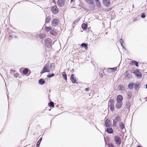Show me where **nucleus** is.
I'll return each instance as SVG.
<instances>
[{
	"mask_svg": "<svg viewBox=\"0 0 147 147\" xmlns=\"http://www.w3.org/2000/svg\"><path fill=\"white\" fill-rule=\"evenodd\" d=\"M95 1H96V3L97 5H98V6H99L100 5V3L99 2L98 0H95Z\"/></svg>",
	"mask_w": 147,
	"mask_h": 147,
	"instance_id": "e433bc0d",
	"label": "nucleus"
},
{
	"mask_svg": "<svg viewBox=\"0 0 147 147\" xmlns=\"http://www.w3.org/2000/svg\"><path fill=\"white\" fill-rule=\"evenodd\" d=\"M102 2L104 5L107 7H109L110 5V0H103Z\"/></svg>",
	"mask_w": 147,
	"mask_h": 147,
	"instance_id": "0eeeda50",
	"label": "nucleus"
},
{
	"mask_svg": "<svg viewBox=\"0 0 147 147\" xmlns=\"http://www.w3.org/2000/svg\"><path fill=\"white\" fill-rule=\"evenodd\" d=\"M45 42L46 46L50 48L52 45L51 40L50 38H46L45 39Z\"/></svg>",
	"mask_w": 147,
	"mask_h": 147,
	"instance_id": "f03ea898",
	"label": "nucleus"
},
{
	"mask_svg": "<svg viewBox=\"0 0 147 147\" xmlns=\"http://www.w3.org/2000/svg\"><path fill=\"white\" fill-rule=\"evenodd\" d=\"M115 141L116 144L118 145H120L121 143V140L120 137L119 136H115Z\"/></svg>",
	"mask_w": 147,
	"mask_h": 147,
	"instance_id": "39448f33",
	"label": "nucleus"
},
{
	"mask_svg": "<svg viewBox=\"0 0 147 147\" xmlns=\"http://www.w3.org/2000/svg\"><path fill=\"white\" fill-rule=\"evenodd\" d=\"M55 68V66L53 63H47L44 67L41 73L42 74L45 72H49L50 70H53Z\"/></svg>",
	"mask_w": 147,
	"mask_h": 147,
	"instance_id": "f257e3e1",
	"label": "nucleus"
},
{
	"mask_svg": "<svg viewBox=\"0 0 147 147\" xmlns=\"http://www.w3.org/2000/svg\"><path fill=\"white\" fill-rule=\"evenodd\" d=\"M134 86H135V89H136L138 87V86L139 85V83H135L134 84Z\"/></svg>",
	"mask_w": 147,
	"mask_h": 147,
	"instance_id": "473e14b6",
	"label": "nucleus"
},
{
	"mask_svg": "<svg viewBox=\"0 0 147 147\" xmlns=\"http://www.w3.org/2000/svg\"><path fill=\"white\" fill-rule=\"evenodd\" d=\"M107 132L109 134H112L113 132V130L111 127H108L106 129Z\"/></svg>",
	"mask_w": 147,
	"mask_h": 147,
	"instance_id": "ddd939ff",
	"label": "nucleus"
},
{
	"mask_svg": "<svg viewBox=\"0 0 147 147\" xmlns=\"http://www.w3.org/2000/svg\"><path fill=\"white\" fill-rule=\"evenodd\" d=\"M51 10L53 13L54 14H57L59 11L58 8L56 6H54L51 7Z\"/></svg>",
	"mask_w": 147,
	"mask_h": 147,
	"instance_id": "20e7f679",
	"label": "nucleus"
},
{
	"mask_svg": "<svg viewBox=\"0 0 147 147\" xmlns=\"http://www.w3.org/2000/svg\"><path fill=\"white\" fill-rule=\"evenodd\" d=\"M11 71H12V72H13V71H15V70H13V69H11Z\"/></svg>",
	"mask_w": 147,
	"mask_h": 147,
	"instance_id": "c03bdc74",
	"label": "nucleus"
},
{
	"mask_svg": "<svg viewBox=\"0 0 147 147\" xmlns=\"http://www.w3.org/2000/svg\"><path fill=\"white\" fill-rule=\"evenodd\" d=\"M131 64H134L137 67H138V63L136 61L131 60Z\"/></svg>",
	"mask_w": 147,
	"mask_h": 147,
	"instance_id": "6ab92c4d",
	"label": "nucleus"
},
{
	"mask_svg": "<svg viewBox=\"0 0 147 147\" xmlns=\"http://www.w3.org/2000/svg\"><path fill=\"white\" fill-rule=\"evenodd\" d=\"M89 90V88H86L85 89V90L86 91H88Z\"/></svg>",
	"mask_w": 147,
	"mask_h": 147,
	"instance_id": "a19ab883",
	"label": "nucleus"
},
{
	"mask_svg": "<svg viewBox=\"0 0 147 147\" xmlns=\"http://www.w3.org/2000/svg\"><path fill=\"white\" fill-rule=\"evenodd\" d=\"M88 3L90 4H92L94 3V0H85Z\"/></svg>",
	"mask_w": 147,
	"mask_h": 147,
	"instance_id": "cd10ccee",
	"label": "nucleus"
},
{
	"mask_svg": "<svg viewBox=\"0 0 147 147\" xmlns=\"http://www.w3.org/2000/svg\"><path fill=\"white\" fill-rule=\"evenodd\" d=\"M81 46L84 47L85 49H86L88 48V44L86 43H82L81 45Z\"/></svg>",
	"mask_w": 147,
	"mask_h": 147,
	"instance_id": "aec40b11",
	"label": "nucleus"
},
{
	"mask_svg": "<svg viewBox=\"0 0 147 147\" xmlns=\"http://www.w3.org/2000/svg\"><path fill=\"white\" fill-rule=\"evenodd\" d=\"M42 140V138H41L37 142L36 144V147H39L40 144Z\"/></svg>",
	"mask_w": 147,
	"mask_h": 147,
	"instance_id": "4be33fe9",
	"label": "nucleus"
},
{
	"mask_svg": "<svg viewBox=\"0 0 147 147\" xmlns=\"http://www.w3.org/2000/svg\"><path fill=\"white\" fill-rule=\"evenodd\" d=\"M45 81L42 79H40L38 81V83L40 84L43 85L45 83Z\"/></svg>",
	"mask_w": 147,
	"mask_h": 147,
	"instance_id": "dca6fc26",
	"label": "nucleus"
},
{
	"mask_svg": "<svg viewBox=\"0 0 147 147\" xmlns=\"http://www.w3.org/2000/svg\"><path fill=\"white\" fill-rule=\"evenodd\" d=\"M134 85L133 83H130L128 85V87L129 89H131L133 88Z\"/></svg>",
	"mask_w": 147,
	"mask_h": 147,
	"instance_id": "c756f323",
	"label": "nucleus"
},
{
	"mask_svg": "<svg viewBox=\"0 0 147 147\" xmlns=\"http://www.w3.org/2000/svg\"><path fill=\"white\" fill-rule=\"evenodd\" d=\"M7 97H8V98L9 96H8V95L7 94Z\"/></svg>",
	"mask_w": 147,
	"mask_h": 147,
	"instance_id": "09e8293b",
	"label": "nucleus"
},
{
	"mask_svg": "<svg viewBox=\"0 0 147 147\" xmlns=\"http://www.w3.org/2000/svg\"><path fill=\"white\" fill-rule=\"evenodd\" d=\"M123 99V97L122 96L119 95L117 96L116 100L117 102H122Z\"/></svg>",
	"mask_w": 147,
	"mask_h": 147,
	"instance_id": "9b49d317",
	"label": "nucleus"
},
{
	"mask_svg": "<svg viewBox=\"0 0 147 147\" xmlns=\"http://www.w3.org/2000/svg\"><path fill=\"white\" fill-rule=\"evenodd\" d=\"M49 105L50 107H54V102H51L49 103Z\"/></svg>",
	"mask_w": 147,
	"mask_h": 147,
	"instance_id": "7c9ffc66",
	"label": "nucleus"
},
{
	"mask_svg": "<svg viewBox=\"0 0 147 147\" xmlns=\"http://www.w3.org/2000/svg\"><path fill=\"white\" fill-rule=\"evenodd\" d=\"M109 147H114V146L112 143H110L109 145Z\"/></svg>",
	"mask_w": 147,
	"mask_h": 147,
	"instance_id": "58836bf2",
	"label": "nucleus"
},
{
	"mask_svg": "<svg viewBox=\"0 0 147 147\" xmlns=\"http://www.w3.org/2000/svg\"><path fill=\"white\" fill-rule=\"evenodd\" d=\"M133 73L138 77H141V76L142 74L141 72L138 70L134 71Z\"/></svg>",
	"mask_w": 147,
	"mask_h": 147,
	"instance_id": "6e6552de",
	"label": "nucleus"
},
{
	"mask_svg": "<svg viewBox=\"0 0 147 147\" xmlns=\"http://www.w3.org/2000/svg\"><path fill=\"white\" fill-rule=\"evenodd\" d=\"M119 128L123 130L125 127L123 123L121 122H119Z\"/></svg>",
	"mask_w": 147,
	"mask_h": 147,
	"instance_id": "2eb2a0df",
	"label": "nucleus"
},
{
	"mask_svg": "<svg viewBox=\"0 0 147 147\" xmlns=\"http://www.w3.org/2000/svg\"><path fill=\"white\" fill-rule=\"evenodd\" d=\"M45 35L43 34H39V37L40 38H45Z\"/></svg>",
	"mask_w": 147,
	"mask_h": 147,
	"instance_id": "c85d7f7f",
	"label": "nucleus"
},
{
	"mask_svg": "<svg viewBox=\"0 0 147 147\" xmlns=\"http://www.w3.org/2000/svg\"><path fill=\"white\" fill-rule=\"evenodd\" d=\"M105 125L107 127H109L110 126L111 123L109 119H107L106 120L105 123Z\"/></svg>",
	"mask_w": 147,
	"mask_h": 147,
	"instance_id": "f8f14e48",
	"label": "nucleus"
},
{
	"mask_svg": "<svg viewBox=\"0 0 147 147\" xmlns=\"http://www.w3.org/2000/svg\"><path fill=\"white\" fill-rule=\"evenodd\" d=\"M132 95V93L131 92H128V99H130Z\"/></svg>",
	"mask_w": 147,
	"mask_h": 147,
	"instance_id": "bb28decb",
	"label": "nucleus"
},
{
	"mask_svg": "<svg viewBox=\"0 0 147 147\" xmlns=\"http://www.w3.org/2000/svg\"><path fill=\"white\" fill-rule=\"evenodd\" d=\"M123 102H117L115 105V107L117 109H119L122 106Z\"/></svg>",
	"mask_w": 147,
	"mask_h": 147,
	"instance_id": "1a4fd4ad",
	"label": "nucleus"
},
{
	"mask_svg": "<svg viewBox=\"0 0 147 147\" xmlns=\"http://www.w3.org/2000/svg\"><path fill=\"white\" fill-rule=\"evenodd\" d=\"M141 17L142 18H144L145 17V15L144 13H142L141 15Z\"/></svg>",
	"mask_w": 147,
	"mask_h": 147,
	"instance_id": "4c0bfd02",
	"label": "nucleus"
},
{
	"mask_svg": "<svg viewBox=\"0 0 147 147\" xmlns=\"http://www.w3.org/2000/svg\"><path fill=\"white\" fill-rule=\"evenodd\" d=\"M62 76L65 80H67V76L66 74H63Z\"/></svg>",
	"mask_w": 147,
	"mask_h": 147,
	"instance_id": "2f4dec72",
	"label": "nucleus"
},
{
	"mask_svg": "<svg viewBox=\"0 0 147 147\" xmlns=\"http://www.w3.org/2000/svg\"><path fill=\"white\" fill-rule=\"evenodd\" d=\"M57 4L60 7H62L64 5V0H58Z\"/></svg>",
	"mask_w": 147,
	"mask_h": 147,
	"instance_id": "9d476101",
	"label": "nucleus"
},
{
	"mask_svg": "<svg viewBox=\"0 0 147 147\" xmlns=\"http://www.w3.org/2000/svg\"><path fill=\"white\" fill-rule=\"evenodd\" d=\"M113 125L114 126H116V122H116V121L115 119L113 120Z\"/></svg>",
	"mask_w": 147,
	"mask_h": 147,
	"instance_id": "f704fd0d",
	"label": "nucleus"
},
{
	"mask_svg": "<svg viewBox=\"0 0 147 147\" xmlns=\"http://www.w3.org/2000/svg\"><path fill=\"white\" fill-rule=\"evenodd\" d=\"M115 100L113 99L111 100L109 102V105L111 111H113L114 109V103Z\"/></svg>",
	"mask_w": 147,
	"mask_h": 147,
	"instance_id": "7ed1b4c3",
	"label": "nucleus"
},
{
	"mask_svg": "<svg viewBox=\"0 0 147 147\" xmlns=\"http://www.w3.org/2000/svg\"><path fill=\"white\" fill-rule=\"evenodd\" d=\"M75 78V77H74V74H72L71 75L70 79L73 83H75L76 82V79Z\"/></svg>",
	"mask_w": 147,
	"mask_h": 147,
	"instance_id": "4468645a",
	"label": "nucleus"
},
{
	"mask_svg": "<svg viewBox=\"0 0 147 147\" xmlns=\"http://www.w3.org/2000/svg\"><path fill=\"white\" fill-rule=\"evenodd\" d=\"M28 69L25 68L23 71V73L24 74H27L28 72Z\"/></svg>",
	"mask_w": 147,
	"mask_h": 147,
	"instance_id": "5701e85b",
	"label": "nucleus"
},
{
	"mask_svg": "<svg viewBox=\"0 0 147 147\" xmlns=\"http://www.w3.org/2000/svg\"><path fill=\"white\" fill-rule=\"evenodd\" d=\"M146 88L147 89V84L146 85Z\"/></svg>",
	"mask_w": 147,
	"mask_h": 147,
	"instance_id": "a18cd8bd",
	"label": "nucleus"
},
{
	"mask_svg": "<svg viewBox=\"0 0 147 147\" xmlns=\"http://www.w3.org/2000/svg\"><path fill=\"white\" fill-rule=\"evenodd\" d=\"M12 36L11 35H9V40L12 39Z\"/></svg>",
	"mask_w": 147,
	"mask_h": 147,
	"instance_id": "ea45409f",
	"label": "nucleus"
},
{
	"mask_svg": "<svg viewBox=\"0 0 147 147\" xmlns=\"http://www.w3.org/2000/svg\"><path fill=\"white\" fill-rule=\"evenodd\" d=\"M59 23V20L57 18H54L52 21V25L53 26H56L58 25Z\"/></svg>",
	"mask_w": 147,
	"mask_h": 147,
	"instance_id": "423d86ee",
	"label": "nucleus"
},
{
	"mask_svg": "<svg viewBox=\"0 0 147 147\" xmlns=\"http://www.w3.org/2000/svg\"><path fill=\"white\" fill-rule=\"evenodd\" d=\"M74 22H78V21H75Z\"/></svg>",
	"mask_w": 147,
	"mask_h": 147,
	"instance_id": "49530a36",
	"label": "nucleus"
},
{
	"mask_svg": "<svg viewBox=\"0 0 147 147\" xmlns=\"http://www.w3.org/2000/svg\"><path fill=\"white\" fill-rule=\"evenodd\" d=\"M126 105L127 108H129L131 106V104L129 101H127Z\"/></svg>",
	"mask_w": 147,
	"mask_h": 147,
	"instance_id": "412c9836",
	"label": "nucleus"
},
{
	"mask_svg": "<svg viewBox=\"0 0 147 147\" xmlns=\"http://www.w3.org/2000/svg\"><path fill=\"white\" fill-rule=\"evenodd\" d=\"M110 69H113V70L116 69H117V67H115L113 68H111Z\"/></svg>",
	"mask_w": 147,
	"mask_h": 147,
	"instance_id": "79ce46f5",
	"label": "nucleus"
},
{
	"mask_svg": "<svg viewBox=\"0 0 147 147\" xmlns=\"http://www.w3.org/2000/svg\"><path fill=\"white\" fill-rule=\"evenodd\" d=\"M117 122H119L120 121V118L119 116H118L115 117V119Z\"/></svg>",
	"mask_w": 147,
	"mask_h": 147,
	"instance_id": "393cba45",
	"label": "nucleus"
},
{
	"mask_svg": "<svg viewBox=\"0 0 147 147\" xmlns=\"http://www.w3.org/2000/svg\"><path fill=\"white\" fill-rule=\"evenodd\" d=\"M75 24V22H74V23H73V24H72V26H73V27H74V25Z\"/></svg>",
	"mask_w": 147,
	"mask_h": 147,
	"instance_id": "37998d69",
	"label": "nucleus"
},
{
	"mask_svg": "<svg viewBox=\"0 0 147 147\" xmlns=\"http://www.w3.org/2000/svg\"><path fill=\"white\" fill-rule=\"evenodd\" d=\"M45 27V30L47 32H49V31H50L52 29V28H50L49 27H47L46 26Z\"/></svg>",
	"mask_w": 147,
	"mask_h": 147,
	"instance_id": "a878e982",
	"label": "nucleus"
},
{
	"mask_svg": "<svg viewBox=\"0 0 147 147\" xmlns=\"http://www.w3.org/2000/svg\"><path fill=\"white\" fill-rule=\"evenodd\" d=\"M50 34L53 35L55 36L57 34V32H56L54 30H52L50 31Z\"/></svg>",
	"mask_w": 147,
	"mask_h": 147,
	"instance_id": "f3484780",
	"label": "nucleus"
},
{
	"mask_svg": "<svg viewBox=\"0 0 147 147\" xmlns=\"http://www.w3.org/2000/svg\"><path fill=\"white\" fill-rule=\"evenodd\" d=\"M55 74L53 73H52L51 74H49L47 75V77L49 78H51L54 76Z\"/></svg>",
	"mask_w": 147,
	"mask_h": 147,
	"instance_id": "72a5a7b5",
	"label": "nucleus"
},
{
	"mask_svg": "<svg viewBox=\"0 0 147 147\" xmlns=\"http://www.w3.org/2000/svg\"><path fill=\"white\" fill-rule=\"evenodd\" d=\"M137 147H141L140 146H138Z\"/></svg>",
	"mask_w": 147,
	"mask_h": 147,
	"instance_id": "de8ad7c7",
	"label": "nucleus"
},
{
	"mask_svg": "<svg viewBox=\"0 0 147 147\" xmlns=\"http://www.w3.org/2000/svg\"><path fill=\"white\" fill-rule=\"evenodd\" d=\"M87 25L84 23H83L82 26V28L83 29H86L87 28Z\"/></svg>",
	"mask_w": 147,
	"mask_h": 147,
	"instance_id": "b1692460",
	"label": "nucleus"
},
{
	"mask_svg": "<svg viewBox=\"0 0 147 147\" xmlns=\"http://www.w3.org/2000/svg\"><path fill=\"white\" fill-rule=\"evenodd\" d=\"M120 43L121 44V46L123 47V48L124 46H123V40L121 39H120Z\"/></svg>",
	"mask_w": 147,
	"mask_h": 147,
	"instance_id": "c9c22d12",
	"label": "nucleus"
},
{
	"mask_svg": "<svg viewBox=\"0 0 147 147\" xmlns=\"http://www.w3.org/2000/svg\"><path fill=\"white\" fill-rule=\"evenodd\" d=\"M51 20V17L50 16H47L46 17L45 19V23H49Z\"/></svg>",
	"mask_w": 147,
	"mask_h": 147,
	"instance_id": "a211bd4d",
	"label": "nucleus"
}]
</instances>
